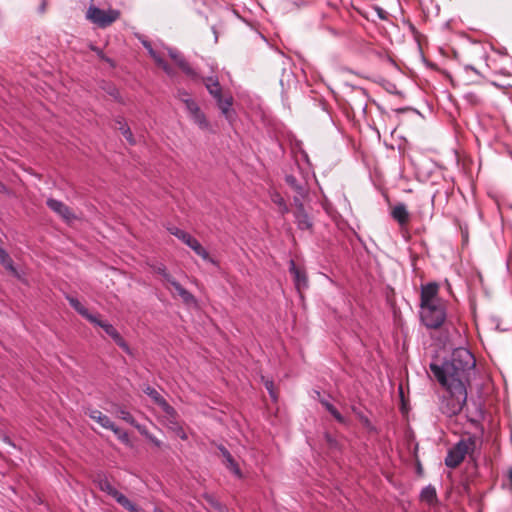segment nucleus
Masks as SVG:
<instances>
[{"label":"nucleus","instance_id":"obj_17","mask_svg":"<svg viewBox=\"0 0 512 512\" xmlns=\"http://www.w3.org/2000/svg\"><path fill=\"white\" fill-rule=\"evenodd\" d=\"M151 58L154 60L157 66L163 69V71L169 76L173 77L175 75L174 69L168 64V62L164 59L163 54L160 51L155 50L151 52Z\"/></svg>","mask_w":512,"mask_h":512},{"label":"nucleus","instance_id":"obj_30","mask_svg":"<svg viewBox=\"0 0 512 512\" xmlns=\"http://www.w3.org/2000/svg\"><path fill=\"white\" fill-rule=\"evenodd\" d=\"M226 467L238 478H242V472L233 457L225 461Z\"/></svg>","mask_w":512,"mask_h":512},{"label":"nucleus","instance_id":"obj_29","mask_svg":"<svg viewBox=\"0 0 512 512\" xmlns=\"http://www.w3.org/2000/svg\"><path fill=\"white\" fill-rule=\"evenodd\" d=\"M182 102L185 104L189 116H191L193 113L197 112L200 109L196 101L192 98H182Z\"/></svg>","mask_w":512,"mask_h":512},{"label":"nucleus","instance_id":"obj_23","mask_svg":"<svg viewBox=\"0 0 512 512\" xmlns=\"http://www.w3.org/2000/svg\"><path fill=\"white\" fill-rule=\"evenodd\" d=\"M89 416L105 429L114 427V422L107 415L98 410H92Z\"/></svg>","mask_w":512,"mask_h":512},{"label":"nucleus","instance_id":"obj_18","mask_svg":"<svg viewBox=\"0 0 512 512\" xmlns=\"http://www.w3.org/2000/svg\"><path fill=\"white\" fill-rule=\"evenodd\" d=\"M69 304L85 319L89 322L94 320V314L90 313L86 307H84L81 302L72 296H66Z\"/></svg>","mask_w":512,"mask_h":512},{"label":"nucleus","instance_id":"obj_31","mask_svg":"<svg viewBox=\"0 0 512 512\" xmlns=\"http://www.w3.org/2000/svg\"><path fill=\"white\" fill-rule=\"evenodd\" d=\"M108 429L113 431L114 434L117 436V438L119 440H121L122 442H128L129 438H128L127 432H125L124 430L118 428L115 424H114L113 428H108Z\"/></svg>","mask_w":512,"mask_h":512},{"label":"nucleus","instance_id":"obj_27","mask_svg":"<svg viewBox=\"0 0 512 512\" xmlns=\"http://www.w3.org/2000/svg\"><path fill=\"white\" fill-rule=\"evenodd\" d=\"M420 498L422 501H424L428 504H432L437 498L435 487L432 485H428V486L424 487L421 490Z\"/></svg>","mask_w":512,"mask_h":512},{"label":"nucleus","instance_id":"obj_48","mask_svg":"<svg viewBox=\"0 0 512 512\" xmlns=\"http://www.w3.org/2000/svg\"><path fill=\"white\" fill-rule=\"evenodd\" d=\"M510 259H511V254L509 253V255H508V257H507V264H508V265H509Z\"/></svg>","mask_w":512,"mask_h":512},{"label":"nucleus","instance_id":"obj_12","mask_svg":"<svg viewBox=\"0 0 512 512\" xmlns=\"http://www.w3.org/2000/svg\"><path fill=\"white\" fill-rule=\"evenodd\" d=\"M144 393L148 395L165 413L166 417H174L176 410L161 396V394L153 387L147 386Z\"/></svg>","mask_w":512,"mask_h":512},{"label":"nucleus","instance_id":"obj_47","mask_svg":"<svg viewBox=\"0 0 512 512\" xmlns=\"http://www.w3.org/2000/svg\"><path fill=\"white\" fill-rule=\"evenodd\" d=\"M154 512H164L162 509L158 508V507H155L154 508Z\"/></svg>","mask_w":512,"mask_h":512},{"label":"nucleus","instance_id":"obj_33","mask_svg":"<svg viewBox=\"0 0 512 512\" xmlns=\"http://www.w3.org/2000/svg\"><path fill=\"white\" fill-rule=\"evenodd\" d=\"M265 387H266V389H267V391H268L269 395L271 396V398H272L274 401H276V400H277V396H276V394H275V392H274V384H273V381H269V380H267V381L265 382Z\"/></svg>","mask_w":512,"mask_h":512},{"label":"nucleus","instance_id":"obj_9","mask_svg":"<svg viewBox=\"0 0 512 512\" xmlns=\"http://www.w3.org/2000/svg\"><path fill=\"white\" fill-rule=\"evenodd\" d=\"M169 57L174 61V63L192 80H198L200 78V74L192 68L183 54L175 48L164 47Z\"/></svg>","mask_w":512,"mask_h":512},{"label":"nucleus","instance_id":"obj_3","mask_svg":"<svg viewBox=\"0 0 512 512\" xmlns=\"http://www.w3.org/2000/svg\"><path fill=\"white\" fill-rule=\"evenodd\" d=\"M440 401V411L448 417L459 414L467 401V390L445 389Z\"/></svg>","mask_w":512,"mask_h":512},{"label":"nucleus","instance_id":"obj_38","mask_svg":"<svg viewBox=\"0 0 512 512\" xmlns=\"http://www.w3.org/2000/svg\"><path fill=\"white\" fill-rule=\"evenodd\" d=\"M331 415L340 423H343L345 421L344 417L338 412L337 409L333 410L331 412Z\"/></svg>","mask_w":512,"mask_h":512},{"label":"nucleus","instance_id":"obj_4","mask_svg":"<svg viewBox=\"0 0 512 512\" xmlns=\"http://www.w3.org/2000/svg\"><path fill=\"white\" fill-rule=\"evenodd\" d=\"M446 316L444 302L420 305V319L427 328L437 329L441 327Z\"/></svg>","mask_w":512,"mask_h":512},{"label":"nucleus","instance_id":"obj_35","mask_svg":"<svg viewBox=\"0 0 512 512\" xmlns=\"http://www.w3.org/2000/svg\"><path fill=\"white\" fill-rule=\"evenodd\" d=\"M374 11L376 12L377 16L379 19L381 20H387L388 18V12L386 10H384L383 8L379 7V6H375L374 7Z\"/></svg>","mask_w":512,"mask_h":512},{"label":"nucleus","instance_id":"obj_6","mask_svg":"<svg viewBox=\"0 0 512 512\" xmlns=\"http://www.w3.org/2000/svg\"><path fill=\"white\" fill-rule=\"evenodd\" d=\"M120 11L116 9L103 10L90 5L86 11V18L100 28H106L118 20Z\"/></svg>","mask_w":512,"mask_h":512},{"label":"nucleus","instance_id":"obj_40","mask_svg":"<svg viewBox=\"0 0 512 512\" xmlns=\"http://www.w3.org/2000/svg\"><path fill=\"white\" fill-rule=\"evenodd\" d=\"M219 450L221 451L225 461H227L229 458L232 457V455L230 454V452L223 446H220L219 447Z\"/></svg>","mask_w":512,"mask_h":512},{"label":"nucleus","instance_id":"obj_37","mask_svg":"<svg viewBox=\"0 0 512 512\" xmlns=\"http://www.w3.org/2000/svg\"><path fill=\"white\" fill-rule=\"evenodd\" d=\"M320 403L326 408L327 411H329L330 413L335 410L336 408L330 403L328 402L327 400L325 399H320Z\"/></svg>","mask_w":512,"mask_h":512},{"label":"nucleus","instance_id":"obj_11","mask_svg":"<svg viewBox=\"0 0 512 512\" xmlns=\"http://www.w3.org/2000/svg\"><path fill=\"white\" fill-rule=\"evenodd\" d=\"M439 285L436 282H429L421 286L420 305L444 302L438 296Z\"/></svg>","mask_w":512,"mask_h":512},{"label":"nucleus","instance_id":"obj_1","mask_svg":"<svg viewBox=\"0 0 512 512\" xmlns=\"http://www.w3.org/2000/svg\"><path fill=\"white\" fill-rule=\"evenodd\" d=\"M475 358L466 348H456L443 363H431L430 370L445 389L467 390L475 369Z\"/></svg>","mask_w":512,"mask_h":512},{"label":"nucleus","instance_id":"obj_13","mask_svg":"<svg viewBox=\"0 0 512 512\" xmlns=\"http://www.w3.org/2000/svg\"><path fill=\"white\" fill-rule=\"evenodd\" d=\"M289 271L293 275L295 287L299 292L308 287L306 273L296 266L294 260H290L289 262Z\"/></svg>","mask_w":512,"mask_h":512},{"label":"nucleus","instance_id":"obj_34","mask_svg":"<svg viewBox=\"0 0 512 512\" xmlns=\"http://www.w3.org/2000/svg\"><path fill=\"white\" fill-rule=\"evenodd\" d=\"M303 199L304 198H301V196H299L298 194H296L293 198V201H294V204H295V207H296V211H302L304 210V204H303Z\"/></svg>","mask_w":512,"mask_h":512},{"label":"nucleus","instance_id":"obj_39","mask_svg":"<svg viewBox=\"0 0 512 512\" xmlns=\"http://www.w3.org/2000/svg\"><path fill=\"white\" fill-rule=\"evenodd\" d=\"M331 415L340 423H343L345 421L344 417L338 412L337 409L333 410L331 412Z\"/></svg>","mask_w":512,"mask_h":512},{"label":"nucleus","instance_id":"obj_14","mask_svg":"<svg viewBox=\"0 0 512 512\" xmlns=\"http://www.w3.org/2000/svg\"><path fill=\"white\" fill-rule=\"evenodd\" d=\"M47 206L66 221L75 218L69 207L59 200L49 198L47 200Z\"/></svg>","mask_w":512,"mask_h":512},{"label":"nucleus","instance_id":"obj_22","mask_svg":"<svg viewBox=\"0 0 512 512\" xmlns=\"http://www.w3.org/2000/svg\"><path fill=\"white\" fill-rule=\"evenodd\" d=\"M171 285L174 287V289L177 291L178 295L181 297L184 303L186 304H196L195 297L186 290L179 282L174 280Z\"/></svg>","mask_w":512,"mask_h":512},{"label":"nucleus","instance_id":"obj_36","mask_svg":"<svg viewBox=\"0 0 512 512\" xmlns=\"http://www.w3.org/2000/svg\"><path fill=\"white\" fill-rule=\"evenodd\" d=\"M141 434L146 436V438L150 442H152L155 446L160 447L162 445V442L160 440H158L156 437H154L153 435L149 434L146 429H145V433H141Z\"/></svg>","mask_w":512,"mask_h":512},{"label":"nucleus","instance_id":"obj_20","mask_svg":"<svg viewBox=\"0 0 512 512\" xmlns=\"http://www.w3.org/2000/svg\"><path fill=\"white\" fill-rule=\"evenodd\" d=\"M297 227L301 230H308L312 228V221L305 209L302 211H295L294 213Z\"/></svg>","mask_w":512,"mask_h":512},{"label":"nucleus","instance_id":"obj_28","mask_svg":"<svg viewBox=\"0 0 512 512\" xmlns=\"http://www.w3.org/2000/svg\"><path fill=\"white\" fill-rule=\"evenodd\" d=\"M0 262L8 270L15 272L13 261L9 254L2 248H0Z\"/></svg>","mask_w":512,"mask_h":512},{"label":"nucleus","instance_id":"obj_2","mask_svg":"<svg viewBox=\"0 0 512 512\" xmlns=\"http://www.w3.org/2000/svg\"><path fill=\"white\" fill-rule=\"evenodd\" d=\"M198 80H202L208 93L214 98L218 108L221 110L223 116L228 120L232 121L234 116L233 97L230 94L223 95L222 87L219 83L217 76L201 77Z\"/></svg>","mask_w":512,"mask_h":512},{"label":"nucleus","instance_id":"obj_25","mask_svg":"<svg viewBox=\"0 0 512 512\" xmlns=\"http://www.w3.org/2000/svg\"><path fill=\"white\" fill-rule=\"evenodd\" d=\"M116 124L118 125V128L121 131L122 135L125 137V139L130 144H135V140L133 138V134H132L129 126L125 122L124 118H122V117L117 118L116 119Z\"/></svg>","mask_w":512,"mask_h":512},{"label":"nucleus","instance_id":"obj_8","mask_svg":"<svg viewBox=\"0 0 512 512\" xmlns=\"http://www.w3.org/2000/svg\"><path fill=\"white\" fill-rule=\"evenodd\" d=\"M473 442L468 439L460 440L456 445L448 450L445 458V465L449 468H456L465 458Z\"/></svg>","mask_w":512,"mask_h":512},{"label":"nucleus","instance_id":"obj_16","mask_svg":"<svg viewBox=\"0 0 512 512\" xmlns=\"http://www.w3.org/2000/svg\"><path fill=\"white\" fill-rule=\"evenodd\" d=\"M285 182L289 185L301 198H305L308 194V187L304 181H298L293 175H286Z\"/></svg>","mask_w":512,"mask_h":512},{"label":"nucleus","instance_id":"obj_21","mask_svg":"<svg viewBox=\"0 0 512 512\" xmlns=\"http://www.w3.org/2000/svg\"><path fill=\"white\" fill-rule=\"evenodd\" d=\"M269 196H270L271 201L275 205L278 206L279 212L282 215H285V214H287L289 212V207L286 204V201L284 200V198L281 196V194L278 191L270 190L269 191Z\"/></svg>","mask_w":512,"mask_h":512},{"label":"nucleus","instance_id":"obj_5","mask_svg":"<svg viewBox=\"0 0 512 512\" xmlns=\"http://www.w3.org/2000/svg\"><path fill=\"white\" fill-rule=\"evenodd\" d=\"M168 231L172 235L176 236L183 243H185L188 247H190L203 260L211 263L214 266H219L218 261L211 258L208 251L200 244V242L196 238L191 236L188 232L181 230L175 226L169 227Z\"/></svg>","mask_w":512,"mask_h":512},{"label":"nucleus","instance_id":"obj_44","mask_svg":"<svg viewBox=\"0 0 512 512\" xmlns=\"http://www.w3.org/2000/svg\"><path fill=\"white\" fill-rule=\"evenodd\" d=\"M466 98H467L468 100H470V101L475 102V103L477 102L476 96H475L474 94H472V93L467 94V95H466Z\"/></svg>","mask_w":512,"mask_h":512},{"label":"nucleus","instance_id":"obj_7","mask_svg":"<svg viewBox=\"0 0 512 512\" xmlns=\"http://www.w3.org/2000/svg\"><path fill=\"white\" fill-rule=\"evenodd\" d=\"M97 484L101 491L114 498L118 504L129 512H142V510L132 503L124 494L119 492L106 477H99Z\"/></svg>","mask_w":512,"mask_h":512},{"label":"nucleus","instance_id":"obj_43","mask_svg":"<svg viewBox=\"0 0 512 512\" xmlns=\"http://www.w3.org/2000/svg\"><path fill=\"white\" fill-rule=\"evenodd\" d=\"M3 441H4L5 443H7L8 445L12 446V447H15V444L11 441V439H10L9 437L4 436V437H3Z\"/></svg>","mask_w":512,"mask_h":512},{"label":"nucleus","instance_id":"obj_41","mask_svg":"<svg viewBox=\"0 0 512 512\" xmlns=\"http://www.w3.org/2000/svg\"><path fill=\"white\" fill-rule=\"evenodd\" d=\"M142 44L143 46L145 47V49L148 51L149 55H151V52H154L155 49H153L152 45L150 42L148 41H142Z\"/></svg>","mask_w":512,"mask_h":512},{"label":"nucleus","instance_id":"obj_24","mask_svg":"<svg viewBox=\"0 0 512 512\" xmlns=\"http://www.w3.org/2000/svg\"><path fill=\"white\" fill-rule=\"evenodd\" d=\"M168 427L175 432V434L182 440H187L188 436L184 429L177 422V414L174 417H166Z\"/></svg>","mask_w":512,"mask_h":512},{"label":"nucleus","instance_id":"obj_26","mask_svg":"<svg viewBox=\"0 0 512 512\" xmlns=\"http://www.w3.org/2000/svg\"><path fill=\"white\" fill-rule=\"evenodd\" d=\"M190 118L193 122L198 125V127L202 130H207L210 128V123L208 122L205 114L199 109L197 112L193 113Z\"/></svg>","mask_w":512,"mask_h":512},{"label":"nucleus","instance_id":"obj_45","mask_svg":"<svg viewBox=\"0 0 512 512\" xmlns=\"http://www.w3.org/2000/svg\"><path fill=\"white\" fill-rule=\"evenodd\" d=\"M507 477L510 480V482L512 483V468L507 470Z\"/></svg>","mask_w":512,"mask_h":512},{"label":"nucleus","instance_id":"obj_10","mask_svg":"<svg viewBox=\"0 0 512 512\" xmlns=\"http://www.w3.org/2000/svg\"><path fill=\"white\" fill-rule=\"evenodd\" d=\"M90 323L102 328L105 331V333L109 335L119 347H121L125 352L130 353L128 344L112 324H110L107 321L99 319L98 316L96 315L94 316V320L90 321Z\"/></svg>","mask_w":512,"mask_h":512},{"label":"nucleus","instance_id":"obj_32","mask_svg":"<svg viewBox=\"0 0 512 512\" xmlns=\"http://www.w3.org/2000/svg\"><path fill=\"white\" fill-rule=\"evenodd\" d=\"M156 272L160 274L166 281L170 284L175 280L171 277V275L167 272V269L164 265H160L156 268Z\"/></svg>","mask_w":512,"mask_h":512},{"label":"nucleus","instance_id":"obj_42","mask_svg":"<svg viewBox=\"0 0 512 512\" xmlns=\"http://www.w3.org/2000/svg\"><path fill=\"white\" fill-rule=\"evenodd\" d=\"M178 98L182 101V98H191L189 93L185 90H179L177 94Z\"/></svg>","mask_w":512,"mask_h":512},{"label":"nucleus","instance_id":"obj_15","mask_svg":"<svg viewBox=\"0 0 512 512\" xmlns=\"http://www.w3.org/2000/svg\"><path fill=\"white\" fill-rule=\"evenodd\" d=\"M391 216L400 226L407 225L410 219L409 212L404 203L396 204L391 210Z\"/></svg>","mask_w":512,"mask_h":512},{"label":"nucleus","instance_id":"obj_19","mask_svg":"<svg viewBox=\"0 0 512 512\" xmlns=\"http://www.w3.org/2000/svg\"><path fill=\"white\" fill-rule=\"evenodd\" d=\"M115 413L119 418L134 426L140 433H145V427L138 424L135 421L134 417L126 409L122 407H117Z\"/></svg>","mask_w":512,"mask_h":512},{"label":"nucleus","instance_id":"obj_46","mask_svg":"<svg viewBox=\"0 0 512 512\" xmlns=\"http://www.w3.org/2000/svg\"><path fill=\"white\" fill-rule=\"evenodd\" d=\"M45 7H46V3H45V1H43L41 6H40V8H39L41 13H43L45 11Z\"/></svg>","mask_w":512,"mask_h":512}]
</instances>
